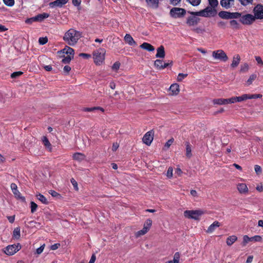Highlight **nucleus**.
Listing matches in <instances>:
<instances>
[{"mask_svg": "<svg viewBox=\"0 0 263 263\" xmlns=\"http://www.w3.org/2000/svg\"><path fill=\"white\" fill-rule=\"evenodd\" d=\"M10 187L12 193L16 198L20 199L22 201L25 200V198L21 196V193L17 190V185L15 183H12L10 185Z\"/></svg>", "mask_w": 263, "mask_h": 263, "instance_id": "obj_12", "label": "nucleus"}, {"mask_svg": "<svg viewBox=\"0 0 263 263\" xmlns=\"http://www.w3.org/2000/svg\"><path fill=\"white\" fill-rule=\"evenodd\" d=\"M72 158L73 160L81 162L85 159V156L81 153H75L72 155Z\"/></svg>", "mask_w": 263, "mask_h": 263, "instance_id": "obj_22", "label": "nucleus"}, {"mask_svg": "<svg viewBox=\"0 0 263 263\" xmlns=\"http://www.w3.org/2000/svg\"><path fill=\"white\" fill-rule=\"evenodd\" d=\"M165 55L164 47L163 45H161L157 49V53L156 57L157 58H164Z\"/></svg>", "mask_w": 263, "mask_h": 263, "instance_id": "obj_18", "label": "nucleus"}, {"mask_svg": "<svg viewBox=\"0 0 263 263\" xmlns=\"http://www.w3.org/2000/svg\"><path fill=\"white\" fill-rule=\"evenodd\" d=\"M72 59H73V58L71 57V55H67L66 57H64L62 62L64 64H68L70 63Z\"/></svg>", "mask_w": 263, "mask_h": 263, "instance_id": "obj_43", "label": "nucleus"}, {"mask_svg": "<svg viewBox=\"0 0 263 263\" xmlns=\"http://www.w3.org/2000/svg\"><path fill=\"white\" fill-rule=\"evenodd\" d=\"M170 65L168 63H163L161 60H156L154 62V66L159 70L166 68Z\"/></svg>", "mask_w": 263, "mask_h": 263, "instance_id": "obj_15", "label": "nucleus"}, {"mask_svg": "<svg viewBox=\"0 0 263 263\" xmlns=\"http://www.w3.org/2000/svg\"><path fill=\"white\" fill-rule=\"evenodd\" d=\"M239 21L243 25H250L255 21V17L252 14H247L241 15Z\"/></svg>", "mask_w": 263, "mask_h": 263, "instance_id": "obj_9", "label": "nucleus"}, {"mask_svg": "<svg viewBox=\"0 0 263 263\" xmlns=\"http://www.w3.org/2000/svg\"><path fill=\"white\" fill-rule=\"evenodd\" d=\"M140 47L148 51H153L155 50V48L153 45L146 42L142 43L140 46Z\"/></svg>", "mask_w": 263, "mask_h": 263, "instance_id": "obj_23", "label": "nucleus"}, {"mask_svg": "<svg viewBox=\"0 0 263 263\" xmlns=\"http://www.w3.org/2000/svg\"><path fill=\"white\" fill-rule=\"evenodd\" d=\"M23 74V72L22 71H16L14 72L11 74V78L12 79H15L20 76H22Z\"/></svg>", "mask_w": 263, "mask_h": 263, "instance_id": "obj_41", "label": "nucleus"}, {"mask_svg": "<svg viewBox=\"0 0 263 263\" xmlns=\"http://www.w3.org/2000/svg\"><path fill=\"white\" fill-rule=\"evenodd\" d=\"M230 24L233 29H239V24L237 21L233 20L230 21Z\"/></svg>", "mask_w": 263, "mask_h": 263, "instance_id": "obj_36", "label": "nucleus"}, {"mask_svg": "<svg viewBox=\"0 0 263 263\" xmlns=\"http://www.w3.org/2000/svg\"><path fill=\"white\" fill-rule=\"evenodd\" d=\"M154 132L153 130L147 132L144 135L142 141L147 145H150L153 140Z\"/></svg>", "mask_w": 263, "mask_h": 263, "instance_id": "obj_11", "label": "nucleus"}, {"mask_svg": "<svg viewBox=\"0 0 263 263\" xmlns=\"http://www.w3.org/2000/svg\"><path fill=\"white\" fill-rule=\"evenodd\" d=\"M166 176L169 178H171L173 177V168L172 167H170L168 168V170L167 171Z\"/></svg>", "mask_w": 263, "mask_h": 263, "instance_id": "obj_54", "label": "nucleus"}, {"mask_svg": "<svg viewBox=\"0 0 263 263\" xmlns=\"http://www.w3.org/2000/svg\"><path fill=\"white\" fill-rule=\"evenodd\" d=\"M170 4L173 6H177L178 4H179L181 0H170Z\"/></svg>", "mask_w": 263, "mask_h": 263, "instance_id": "obj_61", "label": "nucleus"}, {"mask_svg": "<svg viewBox=\"0 0 263 263\" xmlns=\"http://www.w3.org/2000/svg\"><path fill=\"white\" fill-rule=\"evenodd\" d=\"M179 258H180V254L179 252H176L174 256V263H179Z\"/></svg>", "mask_w": 263, "mask_h": 263, "instance_id": "obj_48", "label": "nucleus"}, {"mask_svg": "<svg viewBox=\"0 0 263 263\" xmlns=\"http://www.w3.org/2000/svg\"><path fill=\"white\" fill-rule=\"evenodd\" d=\"M262 97V96L260 94H253V95L248 94V99L261 98Z\"/></svg>", "mask_w": 263, "mask_h": 263, "instance_id": "obj_39", "label": "nucleus"}, {"mask_svg": "<svg viewBox=\"0 0 263 263\" xmlns=\"http://www.w3.org/2000/svg\"><path fill=\"white\" fill-rule=\"evenodd\" d=\"M5 5L12 7L14 5V0H3Z\"/></svg>", "mask_w": 263, "mask_h": 263, "instance_id": "obj_42", "label": "nucleus"}, {"mask_svg": "<svg viewBox=\"0 0 263 263\" xmlns=\"http://www.w3.org/2000/svg\"><path fill=\"white\" fill-rule=\"evenodd\" d=\"M68 0H56L50 2L49 4L50 7L53 8L54 7H62L64 5L67 3Z\"/></svg>", "mask_w": 263, "mask_h": 263, "instance_id": "obj_14", "label": "nucleus"}, {"mask_svg": "<svg viewBox=\"0 0 263 263\" xmlns=\"http://www.w3.org/2000/svg\"><path fill=\"white\" fill-rule=\"evenodd\" d=\"M221 225V224L220 222L218 221H215L209 226L208 230H214L218 228Z\"/></svg>", "mask_w": 263, "mask_h": 263, "instance_id": "obj_32", "label": "nucleus"}, {"mask_svg": "<svg viewBox=\"0 0 263 263\" xmlns=\"http://www.w3.org/2000/svg\"><path fill=\"white\" fill-rule=\"evenodd\" d=\"M240 61V57L238 54H236L233 57L232 63L231 65L233 68L236 67L239 64Z\"/></svg>", "mask_w": 263, "mask_h": 263, "instance_id": "obj_25", "label": "nucleus"}, {"mask_svg": "<svg viewBox=\"0 0 263 263\" xmlns=\"http://www.w3.org/2000/svg\"><path fill=\"white\" fill-rule=\"evenodd\" d=\"M254 17L255 19L263 18V5L257 4L253 9Z\"/></svg>", "mask_w": 263, "mask_h": 263, "instance_id": "obj_10", "label": "nucleus"}, {"mask_svg": "<svg viewBox=\"0 0 263 263\" xmlns=\"http://www.w3.org/2000/svg\"><path fill=\"white\" fill-rule=\"evenodd\" d=\"M49 16V14L43 13L34 16V20H35V21L36 22H41L44 19L48 18Z\"/></svg>", "mask_w": 263, "mask_h": 263, "instance_id": "obj_20", "label": "nucleus"}, {"mask_svg": "<svg viewBox=\"0 0 263 263\" xmlns=\"http://www.w3.org/2000/svg\"><path fill=\"white\" fill-rule=\"evenodd\" d=\"M234 0H221L220 3L222 7L228 9L234 5Z\"/></svg>", "mask_w": 263, "mask_h": 263, "instance_id": "obj_16", "label": "nucleus"}, {"mask_svg": "<svg viewBox=\"0 0 263 263\" xmlns=\"http://www.w3.org/2000/svg\"><path fill=\"white\" fill-rule=\"evenodd\" d=\"M48 42V39L47 37H40L39 39V43L40 45H43L46 44Z\"/></svg>", "mask_w": 263, "mask_h": 263, "instance_id": "obj_47", "label": "nucleus"}, {"mask_svg": "<svg viewBox=\"0 0 263 263\" xmlns=\"http://www.w3.org/2000/svg\"><path fill=\"white\" fill-rule=\"evenodd\" d=\"M192 30L198 34H202L205 32V29L201 27H196L192 29Z\"/></svg>", "mask_w": 263, "mask_h": 263, "instance_id": "obj_37", "label": "nucleus"}, {"mask_svg": "<svg viewBox=\"0 0 263 263\" xmlns=\"http://www.w3.org/2000/svg\"><path fill=\"white\" fill-rule=\"evenodd\" d=\"M95 110H100L102 112L104 111V109L101 107H86L83 109V111L85 112H91Z\"/></svg>", "mask_w": 263, "mask_h": 263, "instance_id": "obj_27", "label": "nucleus"}, {"mask_svg": "<svg viewBox=\"0 0 263 263\" xmlns=\"http://www.w3.org/2000/svg\"><path fill=\"white\" fill-rule=\"evenodd\" d=\"M242 5L247 6L249 4L251 3L253 0H239Z\"/></svg>", "mask_w": 263, "mask_h": 263, "instance_id": "obj_55", "label": "nucleus"}, {"mask_svg": "<svg viewBox=\"0 0 263 263\" xmlns=\"http://www.w3.org/2000/svg\"><path fill=\"white\" fill-rule=\"evenodd\" d=\"M210 5L213 8L216 7L218 4L217 0H208Z\"/></svg>", "mask_w": 263, "mask_h": 263, "instance_id": "obj_45", "label": "nucleus"}, {"mask_svg": "<svg viewBox=\"0 0 263 263\" xmlns=\"http://www.w3.org/2000/svg\"><path fill=\"white\" fill-rule=\"evenodd\" d=\"M81 33L73 29H70L64 34L63 40L70 46L74 45L81 37Z\"/></svg>", "mask_w": 263, "mask_h": 263, "instance_id": "obj_1", "label": "nucleus"}, {"mask_svg": "<svg viewBox=\"0 0 263 263\" xmlns=\"http://www.w3.org/2000/svg\"><path fill=\"white\" fill-rule=\"evenodd\" d=\"M186 156L188 158H191L192 156L191 145L189 142H186Z\"/></svg>", "mask_w": 263, "mask_h": 263, "instance_id": "obj_31", "label": "nucleus"}, {"mask_svg": "<svg viewBox=\"0 0 263 263\" xmlns=\"http://www.w3.org/2000/svg\"><path fill=\"white\" fill-rule=\"evenodd\" d=\"M31 212L32 213H34L37 209V205L33 201L30 202Z\"/></svg>", "mask_w": 263, "mask_h": 263, "instance_id": "obj_40", "label": "nucleus"}, {"mask_svg": "<svg viewBox=\"0 0 263 263\" xmlns=\"http://www.w3.org/2000/svg\"><path fill=\"white\" fill-rule=\"evenodd\" d=\"M147 5L153 9H157L159 7V0H145Z\"/></svg>", "mask_w": 263, "mask_h": 263, "instance_id": "obj_21", "label": "nucleus"}, {"mask_svg": "<svg viewBox=\"0 0 263 263\" xmlns=\"http://www.w3.org/2000/svg\"><path fill=\"white\" fill-rule=\"evenodd\" d=\"M63 51H64L65 53L67 55H71V57L73 58L74 51V50L68 46H66L63 49Z\"/></svg>", "mask_w": 263, "mask_h": 263, "instance_id": "obj_28", "label": "nucleus"}, {"mask_svg": "<svg viewBox=\"0 0 263 263\" xmlns=\"http://www.w3.org/2000/svg\"><path fill=\"white\" fill-rule=\"evenodd\" d=\"M205 212L201 209L195 210H185L183 212V216L185 218L199 221Z\"/></svg>", "mask_w": 263, "mask_h": 263, "instance_id": "obj_2", "label": "nucleus"}, {"mask_svg": "<svg viewBox=\"0 0 263 263\" xmlns=\"http://www.w3.org/2000/svg\"><path fill=\"white\" fill-rule=\"evenodd\" d=\"M45 246V244H43V245L41 246L39 248L36 249L35 253L39 255L41 254L44 249V247Z\"/></svg>", "mask_w": 263, "mask_h": 263, "instance_id": "obj_50", "label": "nucleus"}, {"mask_svg": "<svg viewBox=\"0 0 263 263\" xmlns=\"http://www.w3.org/2000/svg\"><path fill=\"white\" fill-rule=\"evenodd\" d=\"M174 141V139L173 138L170 139V140H168L166 142V143L165 144L164 146L167 147V148H169L170 146L173 144Z\"/></svg>", "mask_w": 263, "mask_h": 263, "instance_id": "obj_56", "label": "nucleus"}, {"mask_svg": "<svg viewBox=\"0 0 263 263\" xmlns=\"http://www.w3.org/2000/svg\"><path fill=\"white\" fill-rule=\"evenodd\" d=\"M124 41L130 46H135L137 45L136 42L129 34H126L124 36Z\"/></svg>", "mask_w": 263, "mask_h": 263, "instance_id": "obj_19", "label": "nucleus"}, {"mask_svg": "<svg viewBox=\"0 0 263 263\" xmlns=\"http://www.w3.org/2000/svg\"><path fill=\"white\" fill-rule=\"evenodd\" d=\"M237 188L239 192L241 194H246L248 193V188L245 183H238Z\"/></svg>", "mask_w": 263, "mask_h": 263, "instance_id": "obj_17", "label": "nucleus"}, {"mask_svg": "<svg viewBox=\"0 0 263 263\" xmlns=\"http://www.w3.org/2000/svg\"><path fill=\"white\" fill-rule=\"evenodd\" d=\"M186 14V10L183 8L174 7L170 12V14L173 18H180L183 17Z\"/></svg>", "mask_w": 263, "mask_h": 263, "instance_id": "obj_6", "label": "nucleus"}, {"mask_svg": "<svg viewBox=\"0 0 263 263\" xmlns=\"http://www.w3.org/2000/svg\"><path fill=\"white\" fill-rule=\"evenodd\" d=\"M61 245L60 243H54L50 246V249L52 250H55L58 249L60 247Z\"/></svg>", "mask_w": 263, "mask_h": 263, "instance_id": "obj_60", "label": "nucleus"}, {"mask_svg": "<svg viewBox=\"0 0 263 263\" xmlns=\"http://www.w3.org/2000/svg\"><path fill=\"white\" fill-rule=\"evenodd\" d=\"M213 102L214 104L223 105L228 104L227 99H214Z\"/></svg>", "mask_w": 263, "mask_h": 263, "instance_id": "obj_30", "label": "nucleus"}, {"mask_svg": "<svg viewBox=\"0 0 263 263\" xmlns=\"http://www.w3.org/2000/svg\"><path fill=\"white\" fill-rule=\"evenodd\" d=\"M187 76V74L185 73H179L177 77V81L178 82H181L184 78H185Z\"/></svg>", "mask_w": 263, "mask_h": 263, "instance_id": "obj_46", "label": "nucleus"}, {"mask_svg": "<svg viewBox=\"0 0 263 263\" xmlns=\"http://www.w3.org/2000/svg\"><path fill=\"white\" fill-rule=\"evenodd\" d=\"M187 1L193 6L199 5L201 2V0H187Z\"/></svg>", "mask_w": 263, "mask_h": 263, "instance_id": "obj_44", "label": "nucleus"}, {"mask_svg": "<svg viewBox=\"0 0 263 263\" xmlns=\"http://www.w3.org/2000/svg\"><path fill=\"white\" fill-rule=\"evenodd\" d=\"M93 58L95 63L100 65L105 59V52L103 49H99L93 52Z\"/></svg>", "mask_w": 263, "mask_h": 263, "instance_id": "obj_4", "label": "nucleus"}, {"mask_svg": "<svg viewBox=\"0 0 263 263\" xmlns=\"http://www.w3.org/2000/svg\"><path fill=\"white\" fill-rule=\"evenodd\" d=\"M49 193L52 197H59L61 196L60 194H59L58 193H57L56 191H55L54 190H50V191H49Z\"/></svg>", "mask_w": 263, "mask_h": 263, "instance_id": "obj_53", "label": "nucleus"}, {"mask_svg": "<svg viewBox=\"0 0 263 263\" xmlns=\"http://www.w3.org/2000/svg\"><path fill=\"white\" fill-rule=\"evenodd\" d=\"M236 98L237 97H233L231 98L227 99V101H228V104H232L237 102Z\"/></svg>", "mask_w": 263, "mask_h": 263, "instance_id": "obj_51", "label": "nucleus"}, {"mask_svg": "<svg viewBox=\"0 0 263 263\" xmlns=\"http://www.w3.org/2000/svg\"><path fill=\"white\" fill-rule=\"evenodd\" d=\"M190 14L194 15H198L203 17H209L210 15L214 16L216 14L217 11L215 8L211 7H207L203 10L197 12L189 11Z\"/></svg>", "mask_w": 263, "mask_h": 263, "instance_id": "obj_3", "label": "nucleus"}, {"mask_svg": "<svg viewBox=\"0 0 263 263\" xmlns=\"http://www.w3.org/2000/svg\"><path fill=\"white\" fill-rule=\"evenodd\" d=\"M152 224V220L150 219H147L144 224L142 230H149Z\"/></svg>", "mask_w": 263, "mask_h": 263, "instance_id": "obj_34", "label": "nucleus"}, {"mask_svg": "<svg viewBox=\"0 0 263 263\" xmlns=\"http://www.w3.org/2000/svg\"><path fill=\"white\" fill-rule=\"evenodd\" d=\"M212 57L215 59L219 60L223 62H226L228 60L227 54L221 49L213 51L212 52Z\"/></svg>", "mask_w": 263, "mask_h": 263, "instance_id": "obj_7", "label": "nucleus"}, {"mask_svg": "<svg viewBox=\"0 0 263 263\" xmlns=\"http://www.w3.org/2000/svg\"><path fill=\"white\" fill-rule=\"evenodd\" d=\"M254 170H255V172L257 174H260L261 173V172H262V170H261V167L259 165H255Z\"/></svg>", "mask_w": 263, "mask_h": 263, "instance_id": "obj_58", "label": "nucleus"}, {"mask_svg": "<svg viewBox=\"0 0 263 263\" xmlns=\"http://www.w3.org/2000/svg\"><path fill=\"white\" fill-rule=\"evenodd\" d=\"M63 70L65 73L68 74L69 72L71 70V67L68 65H66L64 66Z\"/></svg>", "mask_w": 263, "mask_h": 263, "instance_id": "obj_63", "label": "nucleus"}, {"mask_svg": "<svg viewBox=\"0 0 263 263\" xmlns=\"http://www.w3.org/2000/svg\"><path fill=\"white\" fill-rule=\"evenodd\" d=\"M241 14L239 12H230V19L238 18L241 17Z\"/></svg>", "mask_w": 263, "mask_h": 263, "instance_id": "obj_35", "label": "nucleus"}, {"mask_svg": "<svg viewBox=\"0 0 263 263\" xmlns=\"http://www.w3.org/2000/svg\"><path fill=\"white\" fill-rule=\"evenodd\" d=\"M148 231H137L135 233V237L138 238L141 235H145Z\"/></svg>", "mask_w": 263, "mask_h": 263, "instance_id": "obj_59", "label": "nucleus"}, {"mask_svg": "<svg viewBox=\"0 0 263 263\" xmlns=\"http://www.w3.org/2000/svg\"><path fill=\"white\" fill-rule=\"evenodd\" d=\"M170 90L171 92L172 95H176L179 92V86L177 84H173L170 87Z\"/></svg>", "mask_w": 263, "mask_h": 263, "instance_id": "obj_24", "label": "nucleus"}, {"mask_svg": "<svg viewBox=\"0 0 263 263\" xmlns=\"http://www.w3.org/2000/svg\"><path fill=\"white\" fill-rule=\"evenodd\" d=\"M256 78V74H252L250 76L249 79L247 80V84L250 85L252 82Z\"/></svg>", "mask_w": 263, "mask_h": 263, "instance_id": "obj_49", "label": "nucleus"}, {"mask_svg": "<svg viewBox=\"0 0 263 263\" xmlns=\"http://www.w3.org/2000/svg\"><path fill=\"white\" fill-rule=\"evenodd\" d=\"M72 4L75 6H79L81 3V0H72Z\"/></svg>", "mask_w": 263, "mask_h": 263, "instance_id": "obj_62", "label": "nucleus"}, {"mask_svg": "<svg viewBox=\"0 0 263 263\" xmlns=\"http://www.w3.org/2000/svg\"><path fill=\"white\" fill-rule=\"evenodd\" d=\"M96 260V256L95 253L92 254L88 263H95Z\"/></svg>", "mask_w": 263, "mask_h": 263, "instance_id": "obj_64", "label": "nucleus"}, {"mask_svg": "<svg viewBox=\"0 0 263 263\" xmlns=\"http://www.w3.org/2000/svg\"><path fill=\"white\" fill-rule=\"evenodd\" d=\"M190 16L186 20V24L189 26H194L198 24L200 19L197 17V15Z\"/></svg>", "mask_w": 263, "mask_h": 263, "instance_id": "obj_13", "label": "nucleus"}, {"mask_svg": "<svg viewBox=\"0 0 263 263\" xmlns=\"http://www.w3.org/2000/svg\"><path fill=\"white\" fill-rule=\"evenodd\" d=\"M37 198L43 204H48L49 202L47 198L42 194H39L36 195Z\"/></svg>", "mask_w": 263, "mask_h": 263, "instance_id": "obj_33", "label": "nucleus"}, {"mask_svg": "<svg viewBox=\"0 0 263 263\" xmlns=\"http://www.w3.org/2000/svg\"><path fill=\"white\" fill-rule=\"evenodd\" d=\"M237 102H242L243 101L246 100L248 99V94H243L241 96L237 97Z\"/></svg>", "mask_w": 263, "mask_h": 263, "instance_id": "obj_38", "label": "nucleus"}, {"mask_svg": "<svg viewBox=\"0 0 263 263\" xmlns=\"http://www.w3.org/2000/svg\"><path fill=\"white\" fill-rule=\"evenodd\" d=\"M22 248V246L20 243L17 245L13 244L11 245H8L4 248V253L8 255H12L18 252Z\"/></svg>", "mask_w": 263, "mask_h": 263, "instance_id": "obj_5", "label": "nucleus"}, {"mask_svg": "<svg viewBox=\"0 0 263 263\" xmlns=\"http://www.w3.org/2000/svg\"><path fill=\"white\" fill-rule=\"evenodd\" d=\"M262 240V238L259 235H255L252 237H249L248 235H245L243 236V240L241 242L242 247H245L249 242H260Z\"/></svg>", "mask_w": 263, "mask_h": 263, "instance_id": "obj_8", "label": "nucleus"}, {"mask_svg": "<svg viewBox=\"0 0 263 263\" xmlns=\"http://www.w3.org/2000/svg\"><path fill=\"white\" fill-rule=\"evenodd\" d=\"M13 236H12L13 238L16 239H20V238L21 237V234H20L21 231H13Z\"/></svg>", "mask_w": 263, "mask_h": 263, "instance_id": "obj_52", "label": "nucleus"}, {"mask_svg": "<svg viewBox=\"0 0 263 263\" xmlns=\"http://www.w3.org/2000/svg\"><path fill=\"white\" fill-rule=\"evenodd\" d=\"M120 66V63L119 62H116L113 64V65L112 66V69L113 70H117L119 69Z\"/></svg>", "mask_w": 263, "mask_h": 263, "instance_id": "obj_57", "label": "nucleus"}, {"mask_svg": "<svg viewBox=\"0 0 263 263\" xmlns=\"http://www.w3.org/2000/svg\"><path fill=\"white\" fill-rule=\"evenodd\" d=\"M230 12L221 11L218 13V15L220 17L223 19H230Z\"/></svg>", "mask_w": 263, "mask_h": 263, "instance_id": "obj_29", "label": "nucleus"}, {"mask_svg": "<svg viewBox=\"0 0 263 263\" xmlns=\"http://www.w3.org/2000/svg\"><path fill=\"white\" fill-rule=\"evenodd\" d=\"M237 240V237L235 235L229 236L227 238L226 242L228 246H232Z\"/></svg>", "mask_w": 263, "mask_h": 263, "instance_id": "obj_26", "label": "nucleus"}]
</instances>
